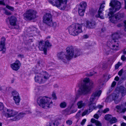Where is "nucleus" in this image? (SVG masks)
<instances>
[{
  "instance_id": "nucleus-49",
  "label": "nucleus",
  "mask_w": 126,
  "mask_h": 126,
  "mask_svg": "<svg viewBox=\"0 0 126 126\" xmlns=\"http://www.w3.org/2000/svg\"><path fill=\"white\" fill-rule=\"evenodd\" d=\"M0 4L2 5H5V3L4 2V1L3 0H0Z\"/></svg>"
},
{
  "instance_id": "nucleus-53",
  "label": "nucleus",
  "mask_w": 126,
  "mask_h": 126,
  "mask_svg": "<svg viewBox=\"0 0 126 126\" xmlns=\"http://www.w3.org/2000/svg\"><path fill=\"white\" fill-rule=\"evenodd\" d=\"M35 30V28L33 27H32L30 29V30L31 31H34Z\"/></svg>"
},
{
  "instance_id": "nucleus-62",
  "label": "nucleus",
  "mask_w": 126,
  "mask_h": 126,
  "mask_svg": "<svg viewBox=\"0 0 126 126\" xmlns=\"http://www.w3.org/2000/svg\"><path fill=\"white\" fill-rule=\"evenodd\" d=\"M84 37L85 38H87L88 37V36L87 35H85L84 36Z\"/></svg>"
},
{
  "instance_id": "nucleus-5",
  "label": "nucleus",
  "mask_w": 126,
  "mask_h": 126,
  "mask_svg": "<svg viewBox=\"0 0 126 126\" xmlns=\"http://www.w3.org/2000/svg\"><path fill=\"white\" fill-rule=\"evenodd\" d=\"M101 93V91L100 90L94 93L91 95L88 103V106L89 107L88 109L89 112H90L94 109H96L97 107L95 103H93V102L97 100L100 95Z\"/></svg>"
},
{
  "instance_id": "nucleus-33",
  "label": "nucleus",
  "mask_w": 126,
  "mask_h": 126,
  "mask_svg": "<svg viewBox=\"0 0 126 126\" xmlns=\"http://www.w3.org/2000/svg\"><path fill=\"white\" fill-rule=\"evenodd\" d=\"M66 103L64 102H63L60 104V106L61 108H64L66 107Z\"/></svg>"
},
{
  "instance_id": "nucleus-32",
  "label": "nucleus",
  "mask_w": 126,
  "mask_h": 126,
  "mask_svg": "<svg viewBox=\"0 0 126 126\" xmlns=\"http://www.w3.org/2000/svg\"><path fill=\"white\" fill-rule=\"evenodd\" d=\"M111 118V115L109 114H106L105 115L104 117L105 119L107 121H110Z\"/></svg>"
},
{
  "instance_id": "nucleus-7",
  "label": "nucleus",
  "mask_w": 126,
  "mask_h": 126,
  "mask_svg": "<svg viewBox=\"0 0 126 126\" xmlns=\"http://www.w3.org/2000/svg\"><path fill=\"white\" fill-rule=\"evenodd\" d=\"M49 77L47 72H43L41 73L36 74L35 77V80L36 82L42 84L44 83L48 80Z\"/></svg>"
},
{
  "instance_id": "nucleus-28",
  "label": "nucleus",
  "mask_w": 126,
  "mask_h": 126,
  "mask_svg": "<svg viewBox=\"0 0 126 126\" xmlns=\"http://www.w3.org/2000/svg\"><path fill=\"white\" fill-rule=\"evenodd\" d=\"M111 95L112 96V98H113V100H115L118 98L119 95V93L116 94L113 93Z\"/></svg>"
},
{
  "instance_id": "nucleus-35",
  "label": "nucleus",
  "mask_w": 126,
  "mask_h": 126,
  "mask_svg": "<svg viewBox=\"0 0 126 126\" xmlns=\"http://www.w3.org/2000/svg\"><path fill=\"white\" fill-rule=\"evenodd\" d=\"M66 123L67 125L70 126L72 125L73 123V122L72 120L68 119L66 121Z\"/></svg>"
},
{
  "instance_id": "nucleus-48",
  "label": "nucleus",
  "mask_w": 126,
  "mask_h": 126,
  "mask_svg": "<svg viewBox=\"0 0 126 126\" xmlns=\"http://www.w3.org/2000/svg\"><path fill=\"white\" fill-rule=\"evenodd\" d=\"M97 120H95L94 119L92 118L91 119V122L93 123H95L96 121Z\"/></svg>"
},
{
  "instance_id": "nucleus-29",
  "label": "nucleus",
  "mask_w": 126,
  "mask_h": 126,
  "mask_svg": "<svg viewBox=\"0 0 126 126\" xmlns=\"http://www.w3.org/2000/svg\"><path fill=\"white\" fill-rule=\"evenodd\" d=\"M55 123L56 122L54 121H50L47 123L46 126H57V125H55Z\"/></svg>"
},
{
  "instance_id": "nucleus-31",
  "label": "nucleus",
  "mask_w": 126,
  "mask_h": 126,
  "mask_svg": "<svg viewBox=\"0 0 126 126\" xmlns=\"http://www.w3.org/2000/svg\"><path fill=\"white\" fill-rule=\"evenodd\" d=\"M36 116L37 117H42L43 118H46V117L45 116L44 114L43 113L40 112H38Z\"/></svg>"
},
{
  "instance_id": "nucleus-14",
  "label": "nucleus",
  "mask_w": 126,
  "mask_h": 126,
  "mask_svg": "<svg viewBox=\"0 0 126 126\" xmlns=\"http://www.w3.org/2000/svg\"><path fill=\"white\" fill-rule=\"evenodd\" d=\"M39 47L40 50L44 51V53L45 55L47 54V49L43 41H40L39 43Z\"/></svg>"
},
{
  "instance_id": "nucleus-17",
  "label": "nucleus",
  "mask_w": 126,
  "mask_h": 126,
  "mask_svg": "<svg viewBox=\"0 0 126 126\" xmlns=\"http://www.w3.org/2000/svg\"><path fill=\"white\" fill-rule=\"evenodd\" d=\"M8 19H9L11 25L13 26H15L16 25L17 19L15 16H12L9 17Z\"/></svg>"
},
{
  "instance_id": "nucleus-45",
  "label": "nucleus",
  "mask_w": 126,
  "mask_h": 126,
  "mask_svg": "<svg viewBox=\"0 0 126 126\" xmlns=\"http://www.w3.org/2000/svg\"><path fill=\"white\" fill-rule=\"evenodd\" d=\"M123 69H121L120 70L118 73V74L120 76H121L123 72Z\"/></svg>"
},
{
  "instance_id": "nucleus-6",
  "label": "nucleus",
  "mask_w": 126,
  "mask_h": 126,
  "mask_svg": "<svg viewBox=\"0 0 126 126\" xmlns=\"http://www.w3.org/2000/svg\"><path fill=\"white\" fill-rule=\"evenodd\" d=\"M82 24L75 23L71 25L69 27V32L70 34L75 36L82 32Z\"/></svg>"
},
{
  "instance_id": "nucleus-55",
  "label": "nucleus",
  "mask_w": 126,
  "mask_h": 126,
  "mask_svg": "<svg viewBox=\"0 0 126 126\" xmlns=\"http://www.w3.org/2000/svg\"><path fill=\"white\" fill-rule=\"evenodd\" d=\"M119 78L118 76H116L114 78V80L117 81H118L119 80Z\"/></svg>"
},
{
  "instance_id": "nucleus-11",
  "label": "nucleus",
  "mask_w": 126,
  "mask_h": 126,
  "mask_svg": "<svg viewBox=\"0 0 126 126\" xmlns=\"http://www.w3.org/2000/svg\"><path fill=\"white\" fill-rule=\"evenodd\" d=\"M104 7V5L103 4L100 5L98 12V14L96 15V17H99L101 19L104 18L102 12Z\"/></svg>"
},
{
  "instance_id": "nucleus-25",
  "label": "nucleus",
  "mask_w": 126,
  "mask_h": 126,
  "mask_svg": "<svg viewBox=\"0 0 126 126\" xmlns=\"http://www.w3.org/2000/svg\"><path fill=\"white\" fill-rule=\"evenodd\" d=\"M119 37V34L117 33H114L112 35V40H117Z\"/></svg>"
},
{
  "instance_id": "nucleus-63",
  "label": "nucleus",
  "mask_w": 126,
  "mask_h": 126,
  "mask_svg": "<svg viewBox=\"0 0 126 126\" xmlns=\"http://www.w3.org/2000/svg\"><path fill=\"white\" fill-rule=\"evenodd\" d=\"M123 53L124 54H126V51L124 50L123 51Z\"/></svg>"
},
{
  "instance_id": "nucleus-52",
  "label": "nucleus",
  "mask_w": 126,
  "mask_h": 126,
  "mask_svg": "<svg viewBox=\"0 0 126 126\" xmlns=\"http://www.w3.org/2000/svg\"><path fill=\"white\" fill-rule=\"evenodd\" d=\"M80 112H78V113L76 115V118H78L79 117L80 115Z\"/></svg>"
},
{
  "instance_id": "nucleus-40",
  "label": "nucleus",
  "mask_w": 126,
  "mask_h": 126,
  "mask_svg": "<svg viewBox=\"0 0 126 126\" xmlns=\"http://www.w3.org/2000/svg\"><path fill=\"white\" fill-rule=\"evenodd\" d=\"M45 44V45L47 46V47L51 46V45L48 40H47Z\"/></svg>"
},
{
  "instance_id": "nucleus-1",
  "label": "nucleus",
  "mask_w": 126,
  "mask_h": 126,
  "mask_svg": "<svg viewBox=\"0 0 126 126\" xmlns=\"http://www.w3.org/2000/svg\"><path fill=\"white\" fill-rule=\"evenodd\" d=\"M66 53L61 52L57 54L58 59L65 63L71 59L74 56L75 58L80 54V51L78 49L74 50V48L72 46H68L66 49Z\"/></svg>"
},
{
  "instance_id": "nucleus-9",
  "label": "nucleus",
  "mask_w": 126,
  "mask_h": 126,
  "mask_svg": "<svg viewBox=\"0 0 126 126\" xmlns=\"http://www.w3.org/2000/svg\"><path fill=\"white\" fill-rule=\"evenodd\" d=\"M36 12L32 9L27 10L24 14V16L25 19L31 20L34 19L36 17Z\"/></svg>"
},
{
  "instance_id": "nucleus-34",
  "label": "nucleus",
  "mask_w": 126,
  "mask_h": 126,
  "mask_svg": "<svg viewBox=\"0 0 126 126\" xmlns=\"http://www.w3.org/2000/svg\"><path fill=\"white\" fill-rule=\"evenodd\" d=\"M112 100H113V98H112V96L111 94L107 97L106 100L107 102H108L111 101Z\"/></svg>"
},
{
  "instance_id": "nucleus-64",
  "label": "nucleus",
  "mask_w": 126,
  "mask_h": 126,
  "mask_svg": "<svg viewBox=\"0 0 126 126\" xmlns=\"http://www.w3.org/2000/svg\"><path fill=\"white\" fill-rule=\"evenodd\" d=\"M123 118L126 120V116H123Z\"/></svg>"
},
{
  "instance_id": "nucleus-3",
  "label": "nucleus",
  "mask_w": 126,
  "mask_h": 126,
  "mask_svg": "<svg viewBox=\"0 0 126 126\" xmlns=\"http://www.w3.org/2000/svg\"><path fill=\"white\" fill-rule=\"evenodd\" d=\"M83 81L84 83L81 85L79 91V94H85L90 93L93 87V82L88 78L84 79Z\"/></svg>"
},
{
  "instance_id": "nucleus-50",
  "label": "nucleus",
  "mask_w": 126,
  "mask_h": 126,
  "mask_svg": "<svg viewBox=\"0 0 126 126\" xmlns=\"http://www.w3.org/2000/svg\"><path fill=\"white\" fill-rule=\"evenodd\" d=\"M94 117L96 119H98L99 117L98 115L97 114H95L94 115Z\"/></svg>"
},
{
  "instance_id": "nucleus-4",
  "label": "nucleus",
  "mask_w": 126,
  "mask_h": 126,
  "mask_svg": "<svg viewBox=\"0 0 126 126\" xmlns=\"http://www.w3.org/2000/svg\"><path fill=\"white\" fill-rule=\"evenodd\" d=\"M37 102L41 108L44 109L49 108L53 104L51 99L46 96L39 97L37 99Z\"/></svg>"
},
{
  "instance_id": "nucleus-44",
  "label": "nucleus",
  "mask_w": 126,
  "mask_h": 126,
  "mask_svg": "<svg viewBox=\"0 0 126 126\" xmlns=\"http://www.w3.org/2000/svg\"><path fill=\"white\" fill-rule=\"evenodd\" d=\"M16 94H13V98L20 97L18 93L17 92H16Z\"/></svg>"
},
{
  "instance_id": "nucleus-57",
  "label": "nucleus",
  "mask_w": 126,
  "mask_h": 126,
  "mask_svg": "<svg viewBox=\"0 0 126 126\" xmlns=\"http://www.w3.org/2000/svg\"><path fill=\"white\" fill-rule=\"evenodd\" d=\"M16 92H17V91H13L12 92V95L13 96V94H16Z\"/></svg>"
},
{
  "instance_id": "nucleus-56",
  "label": "nucleus",
  "mask_w": 126,
  "mask_h": 126,
  "mask_svg": "<svg viewBox=\"0 0 126 126\" xmlns=\"http://www.w3.org/2000/svg\"><path fill=\"white\" fill-rule=\"evenodd\" d=\"M52 96L53 97L54 99H56V96L55 93H53L52 94Z\"/></svg>"
},
{
  "instance_id": "nucleus-60",
  "label": "nucleus",
  "mask_w": 126,
  "mask_h": 126,
  "mask_svg": "<svg viewBox=\"0 0 126 126\" xmlns=\"http://www.w3.org/2000/svg\"><path fill=\"white\" fill-rule=\"evenodd\" d=\"M125 6V9H126V0H124Z\"/></svg>"
},
{
  "instance_id": "nucleus-16",
  "label": "nucleus",
  "mask_w": 126,
  "mask_h": 126,
  "mask_svg": "<svg viewBox=\"0 0 126 126\" xmlns=\"http://www.w3.org/2000/svg\"><path fill=\"white\" fill-rule=\"evenodd\" d=\"M96 23L94 20H88L86 22V26L89 28H93L96 25Z\"/></svg>"
},
{
  "instance_id": "nucleus-30",
  "label": "nucleus",
  "mask_w": 126,
  "mask_h": 126,
  "mask_svg": "<svg viewBox=\"0 0 126 126\" xmlns=\"http://www.w3.org/2000/svg\"><path fill=\"white\" fill-rule=\"evenodd\" d=\"M117 122V120L115 117H112L109 121V122L111 124L115 123Z\"/></svg>"
},
{
  "instance_id": "nucleus-8",
  "label": "nucleus",
  "mask_w": 126,
  "mask_h": 126,
  "mask_svg": "<svg viewBox=\"0 0 126 126\" xmlns=\"http://www.w3.org/2000/svg\"><path fill=\"white\" fill-rule=\"evenodd\" d=\"M43 22L48 26L55 28L57 26L56 23H53L52 16L49 13H46L43 17Z\"/></svg>"
},
{
  "instance_id": "nucleus-13",
  "label": "nucleus",
  "mask_w": 126,
  "mask_h": 126,
  "mask_svg": "<svg viewBox=\"0 0 126 126\" xmlns=\"http://www.w3.org/2000/svg\"><path fill=\"white\" fill-rule=\"evenodd\" d=\"M111 43L112 46L113 47V50H117L119 49V41L118 40H112Z\"/></svg>"
},
{
  "instance_id": "nucleus-26",
  "label": "nucleus",
  "mask_w": 126,
  "mask_h": 126,
  "mask_svg": "<svg viewBox=\"0 0 126 126\" xmlns=\"http://www.w3.org/2000/svg\"><path fill=\"white\" fill-rule=\"evenodd\" d=\"M85 10L78 8V13L79 15L81 16H83L84 15Z\"/></svg>"
},
{
  "instance_id": "nucleus-59",
  "label": "nucleus",
  "mask_w": 126,
  "mask_h": 126,
  "mask_svg": "<svg viewBox=\"0 0 126 126\" xmlns=\"http://www.w3.org/2000/svg\"><path fill=\"white\" fill-rule=\"evenodd\" d=\"M125 30L126 31V21L125 22Z\"/></svg>"
},
{
  "instance_id": "nucleus-58",
  "label": "nucleus",
  "mask_w": 126,
  "mask_h": 126,
  "mask_svg": "<svg viewBox=\"0 0 126 126\" xmlns=\"http://www.w3.org/2000/svg\"><path fill=\"white\" fill-rule=\"evenodd\" d=\"M126 124L124 123H123L121 124V126H126Z\"/></svg>"
},
{
  "instance_id": "nucleus-10",
  "label": "nucleus",
  "mask_w": 126,
  "mask_h": 126,
  "mask_svg": "<svg viewBox=\"0 0 126 126\" xmlns=\"http://www.w3.org/2000/svg\"><path fill=\"white\" fill-rule=\"evenodd\" d=\"M67 0H64V1H63V0H56L52 4L61 10H64L66 6Z\"/></svg>"
},
{
  "instance_id": "nucleus-47",
  "label": "nucleus",
  "mask_w": 126,
  "mask_h": 126,
  "mask_svg": "<svg viewBox=\"0 0 126 126\" xmlns=\"http://www.w3.org/2000/svg\"><path fill=\"white\" fill-rule=\"evenodd\" d=\"M116 82L115 81H113L112 83L111 87H113L116 85Z\"/></svg>"
},
{
  "instance_id": "nucleus-39",
  "label": "nucleus",
  "mask_w": 126,
  "mask_h": 126,
  "mask_svg": "<svg viewBox=\"0 0 126 126\" xmlns=\"http://www.w3.org/2000/svg\"><path fill=\"white\" fill-rule=\"evenodd\" d=\"M4 13L6 15L8 16L11 15L12 14V13L6 10H5V12Z\"/></svg>"
},
{
  "instance_id": "nucleus-15",
  "label": "nucleus",
  "mask_w": 126,
  "mask_h": 126,
  "mask_svg": "<svg viewBox=\"0 0 126 126\" xmlns=\"http://www.w3.org/2000/svg\"><path fill=\"white\" fill-rule=\"evenodd\" d=\"M20 65L19 61L17 60L15 63L11 64V67L13 70L17 71L19 68Z\"/></svg>"
},
{
  "instance_id": "nucleus-41",
  "label": "nucleus",
  "mask_w": 126,
  "mask_h": 126,
  "mask_svg": "<svg viewBox=\"0 0 126 126\" xmlns=\"http://www.w3.org/2000/svg\"><path fill=\"white\" fill-rule=\"evenodd\" d=\"M95 124L96 126H102L101 124L97 120L96 121Z\"/></svg>"
},
{
  "instance_id": "nucleus-19",
  "label": "nucleus",
  "mask_w": 126,
  "mask_h": 126,
  "mask_svg": "<svg viewBox=\"0 0 126 126\" xmlns=\"http://www.w3.org/2000/svg\"><path fill=\"white\" fill-rule=\"evenodd\" d=\"M117 17L118 21H121L123 19L125 16L124 13L120 11L118 13L115 15Z\"/></svg>"
},
{
  "instance_id": "nucleus-27",
  "label": "nucleus",
  "mask_w": 126,
  "mask_h": 126,
  "mask_svg": "<svg viewBox=\"0 0 126 126\" xmlns=\"http://www.w3.org/2000/svg\"><path fill=\"white\" fill-rule=\"evenodd\" d=\"M13 99L15 101V103L17 105H18L20 100V97L13 98Z\"/></svg>"
},
{
  "instance_id": "nucleus-24",
  "label": "nucleus",
  "mask_w": 126,
  "mask_h": 126,
  "mask_svg": "<svg viewBox=\"0 0 126 126\" xmlns=\"http://www.w3.org/2000/svg\"><path fill=\"white\" fill-rule=\"evenodd\" d=\"M120 92L121 93L122 95L124 96L126 94V89L123 87H121L119 89Z\"/></svg>"
},
{
  "instance_id": "nucleus-20",
  "label": "nucleus",
  "mask_w": 126,
  "mask_h": 126,
  "mask_svg": "<svg viewBox=\"0 0 126 126\" xmlns=\"http://www.w3.org/2000/svg\"><path fill=\"white\" fill-rule=\"evenodd\" d=\"M5 41V38L3 37L1 38L0 43V51H5V48H4V46Z\"/></svg>"
},
{
  "instance_id": "nucleus-23",
  "label": "nucleus",
  "mask_w": 126,
  "mask_h": 126,
  "mask_svg": "<svg viewBox=\"0 0 126 126\" xmlns=\"http://www.w3.org/2000/svg\"><path fill=\"white\" fill-rule=\"evenodd\" d=\"M25 114V113H20L18 115L13 119L14 121H16L19 119L21 117H23Z\"/></svg>"
},
{
  "instance_id": "nucleus-12",
  "label": "nucleus",
  "mask_w": 126,
  "mask_h": 126,
  "mask_svg": "<svg viewBox=\"0 0 126 126\" xmlns=\"http://www.w3.org/2000/svg\"><path fill=\"white\" fill-rule=\"evenodd\" d=\"M6 111L7 112L6 114L5 115L7 117L15 116L17 113V112L15 111L8 109H6Z\"/></svg>"
},
{
  "instance_id": "nucleus-36",
  "label": "nucleus",
  "mask_w": 126,
  "mask_h": 126,
  "mask_svg": "<svg viewBox=\"0 0 126 126\" xmlns=\"http://www.w3.org/2000/svg\"><path fill=\"white\" fill-rule=\"evenodd\" d=\"M6 7L7 8L12 11H14V7H13L9 5H6Z\"/></svg>"
},
{
  "instance_id": "nucleus-61",
  "label": "nucleus",
  "mask_w": 126,
  "mask_h": 126,
  "mask_svg": "<svg viewBox=\"0 0 126 126\" xmlns=\"http://www.w3.org/2000/svg\"><path fill=\"white\" fill-rule=\"evenodd\" d=\"M98 107L99 108H100L103 107V106H102L101 105H99L98 106Z\"/></svg>"
},
{
  "instance_id": "nucleus-46",
  "label": "nucleus",
  "mask_w": 126,
  "mask_h": 126,
  "mask_svg": "<svg viewBox=\"0 0 126 126\" xmlns=\"http://www.w3.org/2000/svg\"><path fill=\"white\" fill-rule=\"evenodd\" d=\"M86 121V119H85L82 120L81 122V124L82 125H83Z\"/></svg>"
},
{
  "instance_id": "nucleus-51",
  "label": "nucleus",
  "mask_w": 126,
  "mask_h": 126,
  "mask_svg": "<svg viewBox=\"0 0 126 126\" xmlns=\"http://www.w3.org/2000/svg\"><path fill=\"white\" fill-rule=\"evenodd\" d=\"M121 59L123 61H125L126 59V57H125V56L124 55H123L122 56L121 58Z\"/></svg>"
},
{
  "instance_id": "nucleus-54",
  "label": "nucleus",
  "mask_w": 126,
  "mask_h": 126,
  "mask_svg": "<svg viewBox=\"0 0 126 126\" xmlns=\"http://www.w3.org/2000/svg\"><path fill=\"white\" fill-rule=\"evenodd\" d=\"M48 0V2L51 4L54 3V1H55V0Z\"/></svg>"
},
{
  "instance_id": "nucleus-42",
  "label": "nucleus",
  "mask_w": 126,
  "mask_h": 126,
  "mask_svg": "<svg viewBox=\"0 0 126 126\" xmlns=\"http://www.w3.org/2000/svg\"><path fill=\"white\" fill-rule=\"evenodd\" d=\"M109 109L108 108H107L103 110H102V112L103 113H106L107 112L109 111Z\"/></svg>"
},
{
  "instance_id": "nucleus-18",
  "label": "nucleus",
  "mask_w": 126,
  "mask_h": 126,
  "mask_svg": "<svg viewBox=\"0 0 126 126\" xmlns=\"http://www.w3.org/2000/svg\"><path fill=\"white\" fill-rule=\"evenodd\" d=\"M115 108L118 110L117 111L120 113H124L126 111V108H124L123 106L122 105H117Z\"/></svg>"
},
{
  "instance_id": "nucleus-38",
  "label": "nucleus",
  "mask_w": 126,
  "mask_h": 126,
  "mask_svg": "<svg viewBox=\"0 0 126 126\" xmlns=\"http://www.w3.org/2000/svg\"><path fill=\"white\" fill-rule=\"evenodd\" d=\"M121 65V63L120 62H118V63L115 65V68L116 69H117L119 66Z\"/></svg>"
},
{
  "instance_id": "nucleus-43",
  "label": "nucleus",
  "mask_w": 126,
  "mask_h": 126,
  "mask_svg": "<svg viewBox=\"0 0 126 126\" xmlns=\"http://www.w3.org/2000/svg\"><path fill=\"white\" fill-rule=\"evenodd\" d=\"M4 108V106L3 104L0 102V110H2Z\"/></svg>"
},
{
  "instance_id": "nucleus-22",
  "label": "nucleus",
  "mask_w": 126,
  "mask_h": 126,
  "mask_svg": "<svg viewBox=\"0 0 126 126\" xmlns=\"http://www.w3.org/2000/svg\"><path fill=\"white\" fill-rule=\"evenodd\" d=\"M87 6L86 2L83 1L80 3L79 5V8L80 9L85 10Z\"/></svg>"
},
{
  "instance_id": "nucleus-2",
  "label": "nucleus",
  "mask_w": 126,
  "mask_h": 126,
  "mask_svg": "<svg viewBox=\"0 0 126 126\" xmlns=\"http://www.w3.org/2000/svg\"><path fill=\"white\" fill-rule=\"evenodd\" d=\"M121 2L116 0H111L110 3V6L111 8L109 9V12L108 15L109 18H110V20L112 23H116L118 21L117 17L116 15L113 16V14L116 11L119 10L121 8Z\"/></svg>"
},
{
  "instance_id": "nucleus-37",
  "label": "nucleus",
  "mask_w": 126,
  "mask_h": 126,
  "mask_svg": "<svg viewBox=\"0 0 126 126\" xmlns=\"http://www.w3.org/2000/svg\"><path fill=\"white\" fill-rule=\"evenodd\" d=\"M90 112H89V111L88 110H86L84 111L82 114V116H83L86 115V114H88Z\"/></svg>"
},
{
  "instance_id": "nucleus-21",
  "label": "nucleus",
  "mask_w": 126,
  "mask_h": 126,
  "mask_svg": "<svg viewBox=\"0 0 126 126\" xmlns=\"http://www.w3.org/2000/svg\"><path fill=\"white\" fill-rule=\"evenodd\" d=\"M78 108L80 109L84 107L86 105V104L82 101H78L77 103Z\"/></svg>"
}]
</instances>
